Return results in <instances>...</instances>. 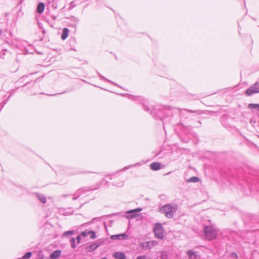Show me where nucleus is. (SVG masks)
Segmentation results:
<instances>
[{"label": "nucleus", "mask_w": 259, "mask_h": 259, "mask_svg": "<svg viewBox=\"0 0 259 259\" xmlns=\"http://www.w3.org/2000/svg\"><path fill=\"white\" fill-rule=\"evenodd\" d=\"M178 206L176 204H167L160 208V211L164 213L167 218H172L177 211Z\"/></svg>", "instance_id": "f257e3e1"}, {"label": "nucleus", "mask_w": 259, "mask_h": 259, "mask_svg": "<svg viewBox=\"0 0 259 259\" xmlns=\"http://www.w3.org/2000/svg\"><path fill=\"white\" fill-rule=\"evenodd\" d=\"M218 230L212 225L206 226L204 228V234L205 239L210 241L217 236Z\"/></svg>", "instance_id": "f03ea898"}, {"label": "nucleus", "mask_w": 259, "mask_h": 259, "mask_svg": "<svg viewBox=\"0 0 259 259\" xmlns=\"http://www.w3.org/2000/svg\"><path fill=\"white\" fill-rule=\"evenodd\" d=\"M153 231L154 233L155 237L156 238H158L160 239H161L163 237V227L162 226V225L159 223H157L155 224L153 229Z\"/></svg>", "instance_id": "7ed1b4c3"}, {"label": "nucleus", "mask_w": 259, "mask_h": 259, "mask_svg": "<svg viewBox=\"0 0 259 259\" xmlns=\"http://www.w3.org/2000/svg\"><path fill=\"white\" fill-rule=\"evenodd\" d=\"M256 93H259V82H255L245 91V94L247 96H251Z\"/></svg>", "instance_id": "20e7f679"}, {"label": "nucleus", "mask_w": 259, "mask_h": 259, "mask_svg": "<svg viewBox=\"0 0 259 259\" xmlns=\"http://www.w3.org/2000/svg\"><path fill=\"white\" fill-rule=\"evenodd\" d=\"M157 241L153 240L144 242L142 243L141 246L142 248L144 249L150 250L153 247L157 245Z\"/></svg>", "instance_id": "39448f33"}, {"label": "nucleus", "mask_w": 259, "mask_h": 259, "mask_svg": "<svg viewBox=\"0 0 259 259\" xmlns=\"http://www.w3.org/2000/svg\"><path fill=\"white\" fill-rule=\"evenodd\" d=\"M100 185L97 184L95 188L92 187H84L81 188L80 189H79L76 192V194H79V195L87 193L88 192H89L90 191L96 190L98 189L100 187Z\"/></svg>", "instance_id": "423d86ee"}, {"label": "nucleus", "mask_w": 259, "mask_h": 259, "mask_svg": "<svg viewBox=\"0 0 259 259\" xmlns=\"http://www.w3.org/2000/svg\"><path fill=\"white\" fill-rule=\"evenodd\" d=\"M112 240H125L128 239V236L125 233L113 235L110 237Z\"/></svg>", "instance_id": "0eeeda50"}, {"label": "nucleus", "mask_w": 259, "mask_h": 259, "mask_svg": "<svg viewBox=\"0 0 259 259\" xmlns=\"http://www.w3.org/2000/svg\"><path fill=\"white\" fill-rule=\"evenodd\" d=\"M101 244V243H99V241H97L94 243L91 244L88 246L86 248V249L88 251L92 252L95 250L98 246H99Z\"/></svg>", "instance_id": "6e6552de"}, {"label": "nucleus", "mask_w": 259, "mask_h": 259, "mask_svg": "<svg viewBox=\"0 0 259 259\" xmlns=\"http://www.w3.org/2000/svg\"><path fill=\"white\" fill-rule=\"evenodd\" d=\"M91 234L90 238L91 239H95L96 238V233L94 231H87L82 232L81 233V235L83 237H87L88 235Z\"/></svg>", "instance_id": "1a4fd4ad"}, {"label": "nucleus", "mask_w": 259, "mask_h": 259, "mask_svg": "<svg viewBox=\"0 0 259 259\" xmlns=\"http://www.w3.org/2000/svg\"><path fill=\"white\" fill-rule=\"evenodd\" d=\"M150 167L153 170H157L161 168V164L159 162H154L150 165Z\"/></svg>", "instance_id": "9d476101"}, {"label": "nucleus", "mask_w": 259, "mask_h": 259, "mask_svg": "<svg viewBox=\"0 0 259 259\" xmlns=\"http://www.w3.org/2000/svg\"><path fill=\"white\" fill-rule=\"evenodd\" d=\"M61 255V251L56 250L53 251L50 255L51 259H57Z\"/></svg>", "instance_id": "9b49d317"}, {"label": "nucleus", "mask_w": 259, "mask_h": 259, "mask_svg": "<svg viewBox=\"0 0 259 259\" xmlns=\"http://www.w3.org/2000/svg\"><path fill=\"white\" fill-rule=\"evenodd\" d=\"M113 256L117 259H125V255L123 252H116L114 253Z\"/></svg>", "instance_id": "f8f14e48"}, {"label": "nucleus", "mask_w": 259, "mask_h": 259, "mask_svg": "<svg viewBox=\"0 0 259 259\" xmlns=\"http://www.w3.org/2000/svg\"><path fill=\"white\" fill-rule=\"evenodd\" d=\"M45 4L42 3H40L37 7V12L39 14H41L45 9Z\"/></svg>", "instance_id": "ddd939ff"}, {"label": "nucleus", "mask_w": 259, "mask_h": 259, "mask_svg": "<svg viewBox=\"0 0 259 259\" xmlns=\"http://www.w3.org/2000/svg\"><path fill=\"white\" fill-rule=\"evenodd\" d=\"M36 196H37L38 199L42 203H46V198L45 195L36 193Z\"/></svg>", "instance_id": "4468645a"}, {"label": "nucleus", "mask_w": 259, "mask_h": 259, "mask_svg": "<svg viewBox=\"0 0 259 259\" xmlns=\"http://www.w3.org/2000/svg\"><path fill=\"white\" fill-rule=\"evenodd\" d=\"M69 33V30L67 28L63 29V32L61 35V38L62 40H65L68 36Z\"/></svg>", "instance_id": "2eb2a0df"}, {"label": "nucleus", "mask_w": 259, "mask_h": 259, "mask_svg": "<svg viewBox=\"0 0 259 259\" xmlns=\"http://www.w3.org/2000/svg\"><path fill=\"white\" fill-rule=\"evenodd\" d=\"M187 254L189 257L191 258H196L197 257L196 252L193 250H189L188 251Z\"/></svg>", "instance_id": "dca6fc26"}, {"label": "nucleus", "mask_w": 259, "mask_h": 259, "mask_svg": "<svg viewBox=\"0 0 259 259\" xmlns=\"http://www.w3.org/2000/svg\"><path fill=\"white\" fill-rule=\"evenodd\" d=\"M248 107L250 109H256L257 110V111L259 112V104H258L250 103L248 105Z\"/></svg>", "instance_id": "f3484780"}, {"label": "nucleus", "mask_w": 259, "mask_h": 259, "mask_svg": "<svg viewBox=\"0 0 259 259\" xmlns=\"http://www.w3.org/2000/svg\"><path fill=\"white\" fill-rule=\"evenodd\" d=\"M199 181V179L197 177H192L187 180V182L196 183Z\"/></svg>", "instance_id": "a211bd4d"}, {"label": "nucleus", "mask_w": 259, "mask_h": 259, "mask_svg": "<svg viewBox=\"0 0 259 259\" xmlns=\"http://www.w3.org/2000/svg\"><path fill=\"white\" fill-rule=\"evenodd\" d=\"M142 210V208H138L135 209L130 210L126 212L127 213H133L135 212H138Z\"/></svg>", "instance_id": "6ab92c4d"}, {"label": "nucleus", "mask_w": 259, "mask_h": 259, "mask_svg": "<svg viewBox=\"0 0 259 259\" xmlns=\"http://www.w3.org/2000/svg\"><path fill=\"white\" fill-rule=\"evenodd\" d=\"M31 255H32V253L31 252H27L26 254H25L23 256L22 258L23 259L29 258L31 257Z\"/></svg>", "instance_id": "aec40b11"}, {"label": "nucleus", "mask_w": 259, "mask_h": 259, "mask_svg": "<svg viewBox=\"0 0 259 259\" xmlns=\"http://www.w3.org/2000/svg\"><path fill=\"white\" fill-rule=\"evenodd\" d=\"M186 110L189 113H195L198 114H200L201 113V112L200 110H188V109H186Z\"/></svg>", "instance_id": "412c9836"}, {"label": "nucleus", "mask_w": 259, "mask_h": 259, "mask_svg": "<svg viewBox=\"0 0 259 259\" xmlns=\"http://www.w3.org/2000/svg\"><path fill=\"white\" fill-rule=\"evenodd\" d=\"M71 247L73 248H74L75 247H76V245H75V239L74 238H72L71 239Z\"/></svg>", "instance_id": "4be33fe9"}, {"label": "nucleus", "mask_w": 259, "mask_h": 259, "mask_svg": "<svg viewBox=\"0 0 259 259\" xmlns=\"http://www.w3.org/2000/svg\"><path fill=\"white\" fill-rule=\"evenodd\" d=\"M137 259H151L150 257L146 256V255H141L137 257Z\"/></svg>", "instance_id": "5701e85b"}, {"label": "nucleus", "mask_w": 259, "mask_h": 259, "mask_svg": "<svg viewBox=\"0 0 259 259\" xmlns=\"http://www.w3.org/2000/svg\"><path fill=\"white\" fill-rule=\"evenodd\" d=\"M73 231H67L64 233V235H72L73 234Z\"/></svg>", "instance_id": "b1692460"}, {"label": "nucleus", "mask_w": 259, "mask_h": 259, "mask_svg": "<svg viewBox=\"0 0 259 259\" xmlns=\"http://www.w3.org/2000/svg\"><path fill=\"white\" fill-rule=\"evenodd\" d=\"M76 240H77V243H79L80 241V240H81V237L80 236H77V237H76Z\"/></svg>", "instance_id": "393cba45"}, {"label": "nucleus", "mask_w": 259, "mask_h": 259, "mask_svg": "<svg viewBox=\"0 0 259 259\" xmlns=\"http://www.w3.org/2000/svg\"><path fill=\"white\" fill-rule=\"evenodd\" d=\"M231 255L232 256H234V257H236V258H237V257H238V255H237V254L236 253H232L231 254Z\"/></svg>", "instance_id": "a878e982"}, {"label": "nucleus", "mask_w": 259, "mask_h": 259, "mask_svg": "<svg viewBox=\"0 0 259 259\" xmlns=\"http://www.w3.org/2000/svg\"><path fill=\"white\" fill-rule=\"evenodd\" d=\"M79 195H80L78 194V195L77 196L73 197L72 199L74 200H76L79 197Z\"/></svg>", "instance_id": "bb28decb"}, {"label": "nucleus", "mask_w": 259, "mask_h": 259, "mask_svg": "<svg viewBox=\"0 0 259 259\" xmlns=\"http://www.w3.org/2000/svg\"><path fill=\"white\" fill-rule=\"evenodd\" d=\"M101 77L102 78L104 79L105 80H107V81H108V82H112L110 80H108V79H106L104 77H103V76H101Z\"/></svg>", "instance_id": "cd10ccee"}, {"label": "nucleus", "mask_w": 259, "mask_h": 259, "mask_svg": "<svg viewBox=\"0 0 259 259\" xmlns=\"http://www.w3.org/2000/svg\"><path fill=\"white\" fill-rule=\"evenodd\" d=\"M135 216H136V215H135V214H133V215H132L131 217H132V218H134V217H135Z\"/></svg>", "instance_id": "c85d7f7f"}, {"label": "nucleus", "mask_w": 259, "mask_h": 259, "mask_svg": "<svg viewBox=\"0 0 259 259\" xmlns=\"http://www.w3.org/2000/svg\"><path fill=\"white\" fill-rule=\"evenodd\" d=\"M145 110H149V109L148 108H147L146 107L145 108Z\"/></svg>", "instance_id": "c756f323"}]
</instances>
